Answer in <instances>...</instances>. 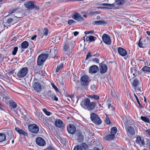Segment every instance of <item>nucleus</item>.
Here are the masks:
<instances>
[{
	"mask_svg": "<svg viewBox=\"0 0 150 150\" xmlns=\"http://www.w3.org/2000/svg\"><path fill=\"white\" fill-rule=\"evenodd\" d=\"M91 118L92 122L94 123L100 125L102 123L100 118L94 113H92L90 115Z\"/></svg>",
	"mask_w": 150,
	"mask_h": 150,
	"instance_id": "6",
	"label": "nucleus"
},
{
	"mask_svg": "<svg viewBox=\"0 0 150 150\" xmlns=\"http://www.w3.org/2000/svg\"><path fill=\"white\" fill-rule=\"evenodd\" d=\"M28 71V69L26 67L21 69L16 74L17 77L19 78H22L25 76Z\"/></svg>",
	"mask_w": 150,
	"mask_h": 150,
	"instance_id": "5",
	"label": "nucleus"
},
{
	"mask_svg": "<svg viewBox=\"0 0 150 150\" xmlns=\"http://www.w3.org/2000/svg\"><path fill=\"white\" fill-rule=\"evenodd\" d=\"M35 115L38 117V119L41 120L44 118V116L41 112H37L35 113Z\"/></svg>",
	"mask_w": 150,
	"mask_h": 150,
	"instance_id": "21",
	"label": "nucleus"
},
{
	"mask_svg": "<svg viewBox=\"0 0 150 150\" xmlns=\"http://www.w3.org/2000/svg\"><path fill=\"white\" fill-rule=\"evenodd\" d=\"M83 135L80 133L77 138V141L79 142H82L83 141Z\"/></svg>",
	"mask_w": 150,
	"mask_h": 150,
	"instance_id": "25",
	"label": "nucleus"
},
{
	"mask_svg": "<svg viewBox=\"0 0 150 150\" xmlns=\"http://www.w3.org/2000/svg\"><path fill=\"white\" fill-rule=\"evenodd\" d=\"M89 97L91 98L94 99L96 100H98L100 98L99 96L96 94H94L92 96H90Z\"/></svg>",
	"mask_w": 150,
	"mask_h": 150,
	"instance_id": "34",
	"label": "nucleus"
},
{
	"mask_svg": "<svg viewBox=\"0 0 150 150\" xmlns=\"http://www.w3.org/2000/svg\"><path fill=\"white\" fill-rule=\"evenodd\" d=\"M25 7L29 10L33 9L38 10L39 9V7L35 5V2L33 1H29L25 2L24 4Z\"/></svg>",
	"mask_w": 150,
	"mask_h": 150,
	"instance_id": "2",
	"label": "nucleus"
},
{
	"mask_svg": "<svg viewBox=\"0 0 150 150\" xmlns=\"http://www.w3.org/2000/svg\"><path fill=\"white\" fill-rule=\"evenodd\" d=\"M141 39H140L139 40V43L138 44V45H139V46L140 47L143 48V46L142 45V42H141Z\"/></svg>",
	"mask_w": 150,
	"mask_h": 150,
	"instance_id": "58",
	"label": "nucleus"
},
{
	"mask_svg": "<svg viewBox=\"0 0 150 150\" xmlns=\"http://www.w3.org/2000/svg\"><path fill=\"white\" fill-rule=\"evenodd\" d=\"M144 132L147 134V135L150 136V129L145 130Z\"/></svg>",
	"mask_w": 150,
	"mask_h": 150,
	"instance_id": "56",
	"label": "nucleus"
},
{
	"mask_svg": "<svg viewBox=\"0 0 150 150\" xmlns=\"http://www.w3.org/2000/svg\"><path fill=\"white\" fill-rule=\"evenodd\" d=\"M96 39V37L93 36H91L89 37L88 40L90 42H91L95 41Z\"/></svg>",
	"mask_w": 150,
	"mask_h": 150,
	"instance_id": "39",
	"label": "nucleus"
},
{
	"mask_svg": "<svg viewBox=\"0 0 150 150\" xmlns=\"http://www.w3.org/2000/svg\"><path fill=\"white\" fill-rule=\"evenodd\" d=\"M6 139V136L4 133H0V142H2Z\"/></svg>",
	"mask_w": 150,
	"mask_h": 150,
	"instance_id": "27",
	"label": "nucleus"
},
{
	"mask_svg": "<svg viewBox=\"0 0 150 150\" xmlns=\"http://www.w3.org/2000/svg\"><path fill=\"white\" fill-rule=\"evenodd\" d=\"M75 42L73 41L67 40L64 42V46L63 48L64 51H70L72 49L73 45Z\"/></svg>",
	"mask_w": 150,
	"mask_h": 150,
	"instance_id": "3",
	"label": "nucleus"
},
{
	"mask_svg": "<svg viewBox=\"0 0 150 150\" xmlns=\"http://www.w3.org/2000/svg\"><path fill=\"white\" fill-rule=\"evenodd\" d=\"M55 94L54 93H53L50 91H49L48 93V96L51 98L52 99H53Z\"/></svg>",
	"mask_w": 150,
	"mask_h": 150,
	"instance_id": "35",
	"label": "nucleus"
},
{
	"mask_svg": "<svg viewBox=\"0 0 150 150\" xmlns=\"http://www.w3.org/2000/svg\"><path fill=\"white\" fill-rule=\"evenodd\" d=\"M28 128L30 132L34 134L38 133L39 130V127L35 124L29 125H28Z\"/></svg>",
	"mask_w": 150,
	"mask_h": 150,
	"instance_id": "7",
	"label": "nucleus"
},
{
	"mask_svg": "<svg viewBox=\"0 0 150 150\" xmlns=\"http://www.w3.org/2000/svg\"><path fill=\"white\" fill-rule=\"evenodd\" d=\"M83 147L85 149H88V146L87 144L85 143H83L82 144Z\"/></svg>",
	"mask_w": 150,
	"mask_h": 150,
	"instance_id": "49",
	"label": "nucleus"
},
{
	"mask_svg": "<svg viewBox=\"0 0 150 150\" xmlns=\"http://www.w3.org/2000/svg\"><path fill=\"white\" fill-rule=\"evenodd\" d=\"M55 126L58 127L63 128L64 126L63 122L60 119L56 120L55 121Z\"/></svg>",
	"mask_w": 150,
	"mask_h": 150,
	"instance_id": "17",
	"label": "nucleus"
},
{
	"mask_svg": "<svg viewBox=\"0 0 150 150\" xmlns=\"http://www.w3.org/2000/svg\"><path fill=\"white\" fill-rule=\"evenodd\" d=\"M111 95L112 96H113V97L115 96H116V94H115V92L114 91H111Z\"/></svg>",
	"mask_w": 150,
	"mask_h": 150,
	"instance_id": "63",
	"label": "nucleus"
},
{
	"mask_svg": "<svg viewBox=\"0 0 150 150\" xmlns=\"http://www.w3.org/2000/svg\"><path fill=\"white\" fill-rule=\"evenodd\" d=\"M127 133L131 135H133L135 134V132L133 128L131 126H128L125 128Z\"/></svg>",
	"mask_w": 150,
	"mask_h": 150,
	"instance_id": "16",
	"label": "nucleus"
},
{
	"mask_svg": "<svg viewBox=\"0 0 150 150\" xmlns=\"http://www.w3.org/2000/svg\"><path fill=\"white\" fill-rule=\"evenodd\" d=\"M115 137L114 134H112L106 136L105 137V139L106 140L109 141L113 139Z\"/></svg>",
	"mask_w": 150,
	"mask_h": 150,
	"instance_id": "22",
	"label": "nucleus"
},
{
	"mask_svg": "<svg viewBox=\"0 0 150 150\" xmlns=\"http://www.w3.org/2000/svg\"><path fill=\"white\" fill-rule=\"evenodd\" d=\"M3 99L2 100L4 101H6V100L9 99V97L6 95L2 94Z\"/></svg>",
	"mask_w": 150,
	"mask_h": 150,
	"instance_id": "46",
	"label": "nucleus"
},
{
	"mask_svg": "<svg viewBox=\"0 0 150 150\" xmlns=\"http://www.w3.org/2000/svg\"><path fill=\"white\" fill-rule=\"evenodd\" d=\"M93 61L94 62H95L97 63H99V59L98 58H94Z\"/></svg>",
	"mask_w": 150,
	"mask_h": 150,
	"instance_id": "57",
	"label": "nucleus"
},
{
	"mask_svg": "<svg viewBox=\"0 0 150 150\" xmlns=\"http://www.w3.org/2000/svg\"><path fill=\"white\" fill-rule=\"evenodd\" d=\"M98 11H96L95 12H93V11H91V12H90V14L91 15H94L96 14V13H98Z\"/></svg>",
	"mask_w": 150,
	"mask_h": 150,
	"instance_id": "62",
	"label": "nucleus"
},
{
	"mask_svg": "<svg viewBox=\"0 0 150 150\" xmlns=\"http://www.w3.org/2000/svg\"><path fill=\"white\" fill-rule=\"evenodd\" d=\"M37 37V35H34L32 36V37L31 38V39L32 40H34Z\"/></svg>",
	"mask_w": 150,
	"mask_h": 150,
	"instance_id": "64",
	"label": "nucleus"
},
{
	"mask_svg": "<svg viewBox=\"0 0 150 150\" xmlns=\"http://www.w3.org/2000/svg\"><path fill=\"white\" fill-rule=\"evenodd\" d=\"M124 2V0H116L114 4L115 6L116 5L121 6L123 4Z\"/></svg>",
	"mask_w": 150,
	"mask_h": 150,
	"instance_id": "24",
	"label": "nucleus"
},
{
	"mask_svg": "<svg viewBox=\"0 0 150 150\" xmlns=\"http://www.w3.org/2000/svg\"><path fill=\"white\" fill-rule=\"evenodd\" d=\"M134 96L135 97V98L136 99V100L137 101V102L138 104H139V106L141 108H142L143 107H142V105L140 104V103L139 101L138 98L137 96H136V94L135 93H134Z\"/></svg>",
	"mask_w": 150,
	"mask_h": 150,
	"instance_id": "41",
	"label": "nucleus"
},
{
	"mask_svg": "<svg viewBox=\"0 0 150 150\" xmlns=\"http://www.w3.org/2000/svg\"><path fill=\"white\" fill-rule=\"evenodd\" d=\"M67 130L71 134H73L76 130L75 126L73 125H69L67 127Z\"/></svg>",
	"mask_w": 150,
	"mask_h": 150,
	"instance_id": "14",
	"label": "nucleus"
},
{
	"mask_svg": "<svg viewBox=\"0 0 150 150\" xmlns=\"http://www.w3.org/2000/svg\"><path fill=\"white\" fill-rule=\"evenodd\" d=\"M94 32V30H92L91 31H86L84 33L86 34H92Z\"/></svg>",
	"mask_w": 150,
	"mask_h": 150,
	"instance_id": "55",
	"label": "nucleus"
},
{
	"mask_svg": "<svg viewBox=\"0 0 150 150\" xmlns=\"http://www.w3.org/2000/svg\"><path fill=\"white\" fill-rule=\"evenodd\" d=\"M63 67V63H61L57 65V67L56 69L55 72H58L59 71V70L61 69Z\"/></svg>",
	"mask_w": 150,
	"mask_h": 150,
	"instance_id": "31",
	"label": "nucleus"
},
{
	"mask_svg": "<svg viewBox=\"0 0 150 150\" xmlns=\"http://www.w3.org/2000/svg\"><path fill=\"white\" fill-rule=\"evenodd\" d=\"M115 6L114 3L111 4H108L107 6L105 7L106 9H112Z\"/></svg>",
	"mask_w": 150,
	"mask_h": 150,
	"instance_id": "37",
	"label": "nucleus"
},
{
	"mask_svg": "<svg viewBox=\"0 0 150 150\" xmlns=\"http://www.w3.org/2000/svg\"><path fill=\"white\" fill-rule=\"evenodd\" d=\"M36 144L39 146H45L46 145V142L42 138L38 137L36 139Z\"/></svg>",
	"mask_w": 150,
	"mask_h": 150,
	"instance_id": "10",
	"label": "nucleus"
},
{
	"mask_svg": "<svg viewBox=\"0 0 150 150\" xmlns=\"http://www.w3.org/2000/svg\"><path fill=\"white\" fill-rule=\"evenodd\" d=\"M102 39L103 42L106 44L110 45L111 44V41L110 36L106 34L103 35Z\"/></svg>",
	"mask_w": 150,
	"mask_h": 150,
	"instance_id": "9",
	"label": "nucleus"
},
{
	"mask_svg": "<svg viewBox=\"0 0 150 150\" xmlns=\"http://www.w3.org/2000/svg\"><path fill=\"white\" fill-rule=\"evenodd\" d=\"M74 150H82V149L81 146L78 145L75 147Z\"/></svg>",
	"mask_w": 150,
	"mask_h": 150,
	"instance_id": "47",
	"label": "nucleus"
},
{
	"mask_svg": "<svg viewBox=\"0 0 150 150\" xmlns=\"http://www.w3.org/2000/svg\"><path fill=\"white\" fill-rule=\"evenodd\" d=\"M72 17L74 19L78 21H81L84 20L83 18L77 13H74Z\"/></svg>",
	"mask_w": 150,
	"mask_h": 150,
	"instance_id": "11",
	"label": "nucleus"
},
{
	"mask_svg": "<svg viewBox=\"0 0 150 150\" xmlns=\"http://www.w3.org/2000/svg\"><path fill=\"white\" fill-rule=\"evenodd\" d=\"M100 71L101 74L105 73L107 70V67L104 64H100Z\"/></svg>",
	"mask_w": 150,
	"mask_h": 150,
	"instance_id": "18",
	"label": "nucleus"
},
{
	"mask_svg": "<svg viewBox=\"0 0 150 150\" xmlns=\"http://www.w3.org/2000/svg\"><path fill=\"white\" fill-rule=\"evenodd\" d=\"M51 85L52 87L54 89V90L56 91H57L58 92H59V91L58 90V88L56 87V86L54 85V83H52Z\"/></svg>",
	"mask_w": 150,
	"mask_h": 150,
	"instance_id": "48",
	"label": "nucleus"
},
{
	"mask_svg": "<svg viewBox=\"0 0 150 150\" xmlns=\"http://www.w3.org/2000/svg\"><path fill=\"white\" fill-rule=\"evenodd\" d=\"M98 67L96 65H94L90 67L89 69V73L91 74H95L97 73L99 70Z\"/></svg>",
	"mask_w": 150,
	"mask_h": 150,
	"instance_id": "13",
	"label": "nucleus"
},
{
	"mask_svg": "<svg viewBox=\"0 0 150 150\" xmlns=\"http://www.w3.org/2000/svg\"><path fill=\"white\" fill-rule=\"evenodd\" d=\"M44 150H55V149L51 146H49Z\"/></svg>",
	"mask_w": 150,
	"mask_h": 150,
	"instance_id": "53",
	"label": "nucleus"
},
{
	"mask_svg": "<svg viewBox=\"0 0 150 150\" xmlns=\"http://www.w3.org/2000/svg\"><path fill=\"white\" fill-rule=\"evenodd\" d=\"M91 53L89 51L88 54L86 55V57L85 60H87L88 58L91 57H92V55H91Z\"/></svg>",
	"mask_w": 150,
	"mask_h": 150,
	"instance_id": "50",
	"label": "nucleus"
},
{
	"mask_svg": "<svg viewBox=\"0 0 150 150\" xmlns=\"http://www.w3.org/2000/svg\"><path fill=\"white\" fill-rule=\"evenodd\" d=\"M130 73L133 74L134 76L133 77H135L136 76V74L137 73V70L136 68L134 67L131 68L130 69Z\"/></svg>",
	"mask_w": 150,
	"mask_h": 150,
	"instance_id": "30",
	"label": "nucleus"
},
{
	"mask_svg": "<svg viewBox=\"0 0 150 150\" xmlns=\"http://www.w3.org/2000/svg\"><path fill=\"white\" fill-rule=\"evenodd\" d=\"M14 71L13 70H11L9 71L8 72V74L9 75H11V74H12L14 73Z\"/></svg>",
	"mask_w": 150,
	"mask_h": 150,
	"instance_id": "60",
	"label": "nucleus"
},
{
	"mask_svg": "<svg viewBox=\"0 0 150 150\" xmlns=\"http://www.w3.org/2000/svg\"><path fill=\"white\" fill-rule=\"evenodd\" d=\"M42 111L45 113V114L47 116H49L52 114V113L47 111L45 108H43L42 109Z\"/></svg>",
	"mask_w": 150,
	"mask_h": 150,
	"instance_id": "36",
	"label": "nucleus"
},
{
	"mask_svg": "<svg viewBox=\"0 0 150 150\" xmlns=\"http://www.w3.org/2000/svg\"><path fill=\"white\" fill-rule=\"evenodd\" d=\"M33 87L35 91L37 92H40L41 91V86L39 82H34Z\"/></svg>",
	"mask_w": 150,
	"mask_h": 150,
	"instance_id": "12",
	"label": "nucleus"
},
{
	"mask_svg": "<svg viewBox=\"0 0 150 150\" xmlns=\"http://www.w3.org/2000/svg\"><path fill=\"white\" fill-rule=\"evenodd\" d=\"M149 67L146 66L144 67L142 69V70L144 71L149 72Z\"/></svg>",
	"mask_w": 150,
	"mask_h": 150,
	"instance_id": "42",
	"label": "nucleus"
},
{
	"mask_svg": "<svg viewBox=\"0 0 150 150\" xmlns=\"http://www.w3.org/2000/svg\"><path fill=\"white\" fill-rule=\"evenodd\" d=\"M106 123L108 125L110 124V121L108 116H107L106 117Z\"/></svg>",
	"mask_w": 150,
	"mask_h": 150,
	"instance_id": "54",
	"label": "nucleus"
},
{
	"mask_svg": "<svg viewBox=\"0 0 150 150\" xmlns=\"http://www.w3.org/2000/svg\"><path fill=\"white\" fill-rule=\"evenodd\" d=\"M9 104L11 106V109H12V108L15 109L16 108L17 106L16 103L13 100L10 101Z\"/></svg>",
	"mask_w": 150,
	"mask_h": 150,
	"instance_id": "29",
	"label": "nucleus"
},
{
	"mask_svg": "<svg viewBox=\"0 0 150 150\" xmlns=\"http://www.w3.org/2000/svg\"><path fill=\"white\" fill-rule=\"evenodd\" d=\"M15 130L20 135H23L25 137L28 136L27 133L22 129H20L18 127H16L15 128Z\"/></svg>",
	"mask_w": 150,
	"mask_h": 150,
	"instance_id": "19",
	"label": "nucleus"
},
{
	"mask_svg": "<svg viewBox=\"0 0 150 150\" xmlns=\"http://www.w3.org/2000/svg\"><path fill=\"white\" fill-rule=\"evenodd\" d=\"M122 121L124 123L125 125H128L130 123V120L127 119L126 117H123L122 118Z\"/></svg>",
	"mask_w": 150,
	"mask_h": 150,
	"instance_id": "26",
	"label": "nucleus"
},
{
	"mask_svg": "<svg viewBox=\"0 0 150 150\" xmlns=\"http://www.w3.org/2000/svg\"><path fill=\"white\" fill-rule=\"evenodd\" d=\"M141 146H143L145 144V141L144 139H141V141L140 142V143L139 144Z\"/></svg>",
	"mask_w": 150,
	"mask_h": 150,
	"instance_id": "51",
	"label": "nucleus"
},
{
	"mask_svg": "<svg viewBox=\"0 0 150 150\" xmlns=\"http://www.w3.org/2000/svg\"><path fill=\"white\" fill-rule=\"evenodd\" d=\"M81 84L83 86L88 85L90 82V78L86 75H84L82 76L81 79Z\"/></svg>",
	"mask_w": 150,
	"mask_h": 150,
	"instance_id": "8",
	"label": "nucleus"
},
{
	"mask_svg": "<svg viewBox=\"0 0 150 150\" xmlns=\"http://www.w3.org/2000/svg\"><path fill=\"white\" fill-rule=\"evenodd\" d=\"M81 104L83 108L90 111L94 110L96 105L95 103L91 102L90 100L88 98L82 101Z\"/></svg>",
	"mask_w": 150,
	"mask_h": 150,
	"instance_id": "1",
	"label": "nucleus"
},
{
	"mask_svg": "<svg viewBox=\"0 0 150 150\" xmlns=\"http://www.w3.org/2000/svg\"><path fill=\"white\" fill-rule=\"evenodd\" d=\"M18 47H15L13 48L12 52V54L13 55H15L18 51Z\"/></svg>",
	"mask_w": 150,
	"mask_h": 150,
	"instance_id": "40",
	"label": "nucleus"
},
{
	"mask_svg": "<svg viewBox=\"0 0 150 150\" xmlns=\"http://www.w3.org/2000/svg\"><path fill=\"white\" fill-rule=\"evenodd\" d=\"M136 140V142L137 144H139L140 143L142 139L139 136H137Z\"/></svg>",
	"mask_w": 150,
	"mask_h": 150,
	"instance_id": "45",
	"label": "nucleus"
},
{
	"mask_svg": "<svg viewBox=\"0 0 150 150\" xmlns=\"http://www.w3.org/2000/svg\"><path fill=\"white\" fill-rule=\"evenodd\" d=\"M19 9L20 7H19L14 8H11L8 12V13L9 14H12L15 13H17L18 12V10Z\"/></svg>",
	"mask_w": 150,
	"mask_h": 150,
	"instance_id": "20",
	"label": "nucleus"
},
{
	"mask_svg": "<svg viewBox=\"0 0 150 150\" xmlns=\"http://www.w3.org/2000/svg\"><path fill=\"white\" fill-rule=\"evenodd\" d=\"M139 81L137 79H135L133 82L132 85L135 88L136 87L139 85Z\"/></svg>",
	"mask_w": 150,
	"mask_h": 150,
	"instance_id": "32",
	"label": "nucleus"
},
{
	"mask_svg": "<svg viewBox=\"0 0 150 150\" xmlns=\"http://www.w3.org/2000/svg\"><path fill=\"white\" fill-rule=\"evenodd\" d=\"M29 46V43L27 41H24L22 42L21 44V47L23 49H26Z\"/></svg>",
	"mask_w": 150,
	"mask_h": 150,
	"instance_id": "28",
	"label": "nucleus"
},
{
	"mask_svg": "<svg viewBox=\"0 0 150 150\" xmlns=\"http://www.w3.org/2000/svg\"><path fill=\"white\" fill-rule=\"evenodd\" d=\"M75 22V21L72 19H69L68 21V23L69 25H71L72 24Z\"/></svg>",
	"mask_w": 150,
	"mask_h": 150,
	"instance_id": "52",
	"label": "nucleus"
},
{
	"mask_svg": "<svg viewBox=\"0 0 150 150\" xmlns=\"http://www.w3.org/2000/svg\"><path fill=\"white\" fill-rule=\"evenodd\" d=\"M42 31L45 35H47L48 34L49 31L47 28H44Z\"/></svg>",
	"mask_w": 150,
	"mask_h": 150,
	"instance_id": "43",
	"label": "nucleus"
},
{
	"mask_svg": "<svg viewBox=\"0 0 150 150\" xmlns=\"http://www.w3.org/2000/svg\"><path fill=\"white\" fill-rule=\"evenodd\" d=\"M13 21V19L10 18L8 19L7 21V22L8 23H10Z\"/></svg>",
	"mask_w": 150,
	"mask_h": 150,
	"instance_id": "59",
	"label": "nucleus"
},
{
	"mask_svg": "<svg viewBox=\"0 0 150 150\" xmlns=\"http://www.w3.org/2000/svg\"><path fill=\"white\" fill-rule=\"evenodd\" d=\"M117 51L119 54L121 56H125L127 54L126 50L122 47H118L117 48Z\"/></svg>",
	"mask_w": 150,
	"mask_h": 150,
	"instance_id": "15",
	"label": "nucleus"
},
{
	"mask_svg": "<svg viewBox=\"0 0 150 150\" xmlns=\"http://www.w3.org/2000/svg\"><path fill=\"white\" fill-rule=\"evenodd\" d=\"M117 128L115 127H113L111 129V133L115 135L117 132Z\"/></svg>",
	"mask_w": 150,
	"mask_h": 150,
	"instance_id": "38",
	"label": "nucleus"
},
{
	"mask_svg": "<svg viewBox=\"0 0 150 150\" xmlns=\"http://www.w3.org/2000/svg\"><path fill=\"white\" fill-rule=\"evenodd\" d=\"M94 24L99 25L106 24L107 23L104 20L95 21L94 22Z\"/></svg>",
	"mask_w": 150,
	"mask_h": 150,
	"instance_id": "23",
	"label": "nucleus"
},
{
	"mask_svg": "<svg viewBox=\"0 0 150 150\" xmlns=\"http://www.w3.org/2000/svg\"><path fill=\"white\" fill-rule=\"evenodd\" d=\"M0 110H1L2 111H5V110L3 108V106L2 105H1L0 103Z\"/></svg>",
	"mask_w": 150,
	"mask_h": 150,
	"instance_id": "61",
	"label": "nucleus"
},
{
	"mask_svg": "<svg viewBox=\"0 0 150 150\" xmlns=\"http://www.w3.org/2000/svg\"><path fill=\"white\" fill-rule=\"evenodd\" d=\"M49 54L47 53H43L40 54L38 58L37 64L39 66L41 65L45 62Z\"/></svg>",
	"mask_w": 150,
	"mask_h": 150,
	"instance_id": "4",
	"label": "nucleus"
},
{
	"mask_svg": "<svg viewBox=\"0 0 150 150\" xmlns=\"http://www.w3.org/2000/svg\"><path fill=\"white\" fill-rule=\"evenodd\" d=\"M97 88V85L95 84H92L91 86V88L93 91L96 90Z\"/></svg>",
	"mask_w": 150,
	"mask_h": 150,
	"instance_id": "44",
	"label": "nucleus"
},
{
	"mask_svg": "<svg viewBox=\"0 0 150 150\" xmlns=\"http://www.w3.org/2000/svg\"><path fill=\"white\" fill-rule=\"evenodd\" d=\"M141 119L142 121H143L144 122H145L147 123H149V120L147 117L146 116H141Z\"/></svg>",
	"mask_w": 150,
	"mask_h": 150,
	"instance_id": "33",
	"label": "nucleus"
}]
</instances>
